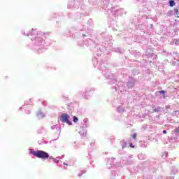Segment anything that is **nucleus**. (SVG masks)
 <instances>
[{"label": "nucleus", "instance_id": "nucleus-1", "mask_svg": "<svg viewBox=\"0 0 179 179\" xmlns=\"http://www.w3.org/2000/svg\"><path fill=\"white\" fill-rule=\"evenodd\" d=\"M31 153L33 155V156L38 157V159H43L45 160V159H48V157H50V155H48V153L45 151L43 150L31 151Z\"/></svg>", "mask_w": 179, "mask_h": 179}, {"label": "nucleus", "instance_id": "nucleus-2", "mask_svg": "<svg viewBox=\"0 0 179 179\" xmlns=\"http://www.w3.org/2000/svg\"><path fill=\"white\" fill-rule=\"evenodd\" d=\"M69 115L64 113L62 114L60 118L62 122H66L69 125H72V122H69Z\"/></svg>", "mask_w": 179, "mask_h": 179}, {"label": "nucleus", "instance_id": "nucleus-3", "mask_svg": "<svg viewBox=\"0 0 179 179\" xmlns=\"http://www.w3.org/2000/svg\"><path fill=\"white\" fill-rule=\"evenodd\" d=\"M169 5H170V6H171V7L176 6V2H174V0H170V1H169Z\"/></svg>", "mask_w": 179, "mask_h": 179}, {"label": "nucleus", "instance_id": "nucleus-4", "mask_svg": "<svg viewBox=\"0 0 179 179\" xmlns=\"http://www.w3.org/2000/svg\"><path fill=\"white\" fill-rule=\"evenodd\" d=\"M73 122H78V119L76 116H73Z\"/></svg>", "mask_w": 179, "mask_h": 179}, {"label": "nucleus", "instance_id": "nucleus-5", "mask_svg": "<svg viewBox=\"0 0 179 179\" xmlns=\"http://www.w3.org/2000/svg\"><path fill=\"white\" fill-rule=\"evenodd\" d=\"M155 113H159V111H160V108H157L154 109Z\"/></svg>", "mask_w": 179, "mask_h": 179}, {"label": "nucleus", "instance_id": "nucleus-6", "mask_svg": "<svg viewBox=\"0 0 179 179\" xmlns=\"http://www.w3.org/2000/svg\"><path fill=\"white\" fill-rule=\"evenodd\" d=\"M131 136L134 139H136V134H133Z\"/></svg>", "mask_w": 179, "mask_h": 179}, {"label": "nucleus", "instance_id": "nucleus-7", "mask_svg": "<svg viewBox=\"0 0 179 179\" xmlns=\"http://www.w3.org/2000/svg\"><path fill=\"white\" fill-rule=\"evenodd\" d=\"M159 93H161V94H165L166 92L162 90V91L159 92Z\"/></svg>", "mask_w": 179, "mask_h": 179}, {"label": "nucleus", "instance_id": "nucleus-8", "mask_svg": "<svg viewBox=\"0 0 179 179\" xmlns=\"http://www.w3.org/2000/svg\"><path fill=\"white\" fill-rule=\"evenodd\" d=\"M129 146L130 148H135V145H134V144L132 143H129Z\"/></svg>", "mask_w": 179, "mask_h": 179}, {"label": "nucleus", "instance_id": "nucleus-9", "mask_svg": "<svg viewBox=\"0 0 179 179\" xmlns=\"http://www.w3.org/2000/svg\"><path fill=\"white\" fill-rule=\"evenodd\" d=\"M163 134H167V131L166 130H163Z\"/></svg>", "mask_w": 179, "mask_h": 179}, {"label": "nucleus", "instance_id": "nucleus-10", "mask_svg": "<svg viewBox=\"0 0 179 179\" xmlns=\"http://www.w3.org/2000/svg\"><path fill=\"white\" fill-rule=\"evenodd\" d=\"M64 166H68V164L66 163H65V162L64 163Z\"/></svg>", "mask_w": 179, "mask_h": 179}, {"label": "nucleus", "instance_id": "nucleus-11", "mask_svg": "<svg viewBox=\"0 0 179 179\" xmlns=\"http://www.w3.org/2000/svg\"><path fill=\"white\" fill-rule=\"evenodd\" d=\"M124 145H127V143H124Z\"/></svg>", "mask_w": 179, "mask_h": 179}]
</instances>
